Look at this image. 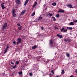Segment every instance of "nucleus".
Listing matches in <instances>:
<instances>
[{
	"label": "nucleus",
	"instance_id": "f257e3e1",
	"mask_svg": "<svg viewBox=\"0 0 77 77\" xmlns=\"http://www.w3.org/2000/svg\"><path fill=\"white\" fill-rule=\"evenodd\" d=\"M6 27H7V23H5L3 25L2 27V29L4 30V29H5V28H6Z\"/></svg>",
	"mask_w": 77,
	"mask_h": 77
},
{
	"label": "nucleus",
	"instance_id": "f03ea898",
	"mask_svg": "<svg viewBox=\"0 0 77 77\" xmlns=\"http://www.w3.org/2000/svg\"><path fill=\"white\" fill-rule=\"evenodd\" d=\"M21 40L20 38H17V45H18L19 44H20L21 42Z\"/></svg>",
	"mask_w": 77,
	"mask_h": 77
},
{
	"label": "nucleus",
	"instance_id": "7ed1b4c3",
	"mask_svg": "<svg viewBox=\"0 0 77 77\" xmlns=\"http://www.w3.org/2000/svg\"><path fill=\"white\" fill-rule=\"evenodd\" d=\"M13 15V17H16L17 14H15V11L14 9L12 11Z\"/></svg>",
	"mask_w": 77,
	"mask_h": 77
},
{
	"label": "nucleus",
	"instance_id": "20e7f679",
	"mask_svg": "<svg viewBox=\"0 0 77 77\" xmlns=\"http://www.w3.org/2000/svg\"><path fill=\"white\" fill-rule=\"evenodd\" d=\"M66 6L70 8H74V7L72 6V5L71 4H68Z\"/></svg>",
	"mask_w": 77,
	"mask_h": 77
},
{
	"label": "nucleus",
	"instance_id": "39448f33",
	"mask_svg": "<svg viewBox=\"0 0 77 77\" xmlns=\"http://www.w3.org/2000/svg\"><path fill=\"white\" fill-rule=\"evenodd\" d=\"M64 12H65V11H64V10H62V9L59 10L58 12V13H59V12H61L62 13H64Z\"/></svg>",
	"mask_w": 77,
	"mask_h": 77
},
{
	"label": "nucleus",
	"instance_id": "423d86ee",
	"mask_svg": "<svg viewBox=\"0 0 77 77\" xmlns=\"http://www.w3.org/2000/svg\"><path fill=\"white\" fill-rule=\"evenodd\" d=\"M53 44V41L52 40H51L50 41V44L51 45V48H53V46L52 45Z\"/></svg>",
	"mask_w": 77,
	"mask_h": 77
},
{
	"label": "nucleus",
	"instance_id": "0eeeda50",
	"mask_svg": "<svg viewBox=\"0 0 77 77\" xmlns=\"http://www.w3.org/2000/svg\"><path fill=\"white\" fill-rule=\"evenodd\" d=\"M25 12H26V10H23L21 12L20 15H23V14H24V13H25Z\"/></svg>",
	"mask_w": 77,
	"mask_h": 77
},
{
	"label": "nucleus",
	"instance_id": "6e6552de",
	"mask_svg": "<svg viewBox=\"0 0 77 77\" xmlns=\"http://www.w3.org/2000/svg\"><path fill=\"white\" fill-rule=\"evenodd\" d=\"M57 36L58 37H59V38H63V36H62V35L57 34Z\"/></svg>",
	"mask_w": 77,
	"mask_h": 77
},
{
	"label": "nucleus",
	"instance_id": "1a4fd4ad",
	"mask_svg": "<svg viewBox=\"0 0 77 77\" xmlns=\"http://www.w3.org/2000/svg\"><path fill=\"white\" fill-rule=\"evenodd\" d=\"M37 4H38V3L37 2H35L34 4V5H33L32 6V7L33 8H35V6H36Z\"/></svg>",
	"mask_w": 77,
	"mask_h": 77
},
{
	"label": "nucleus",
	"instance_id": "9d476101",
	"mask_svg": "<svg viewBox=\"0 0 77 77\" xmlns=\"http://www.w3.org/2000/svg\"><path fill=\"white\" fill-rule=\"evenodd\" d=\"M16 3L17 4H20V1L19 0H16Z\"/></svg>",
	"mask_w": 77,
	"mask_h": 77
},
{
	"label": "nucleus",
	"instance_id": "9b49d317",
	"mask_svg": "<svg viewBox=\"0 0 77 77\" xmlns=\"http://www.w3.org/2000/svg\"><path fill=\"white\" fill-rule=\"evenodd\" d=\"M29 0H26L24 4V6H26V5H27V3H28V2H29Z\"/></svg>",
	"mask_w": 77,
	"mask_h": 77
},
{
	"label": "nucleus",
	"instance_id": "f8f14e48",
	"mask_svg": "<svg viewBox=\"0 0 77 77\" xmlns=\"http://www.w3.org/2000/svg\"><path fill=\"white\" fill-rule=\"evenodd\" d=\"M66 29H68V30H72V27H66Z\"/></svg>",
	"mask_w": 77,
	"mask_h": 77
},
{
	"label": "nucleus",
	"instance_id": "ddd939ff",
	"mask_svg": "<svg viewBox=\"0 0 77 77\" xmlns=\"http://www.w3.org/2000/svg\"><path fill=\"white\" fill-rule=\"evenodd\" d=\"M69 25H70V26H73V25H74V22H70V23H69Z\"/></svg>",
	"mask_w": 77,
	"mask_h": 77
},
{
	"label": "nucleus",
	"instance_id": "4468645a",
	"mask_svg": "<svg viewBox=\"0 0 77 77\" xmlns=\"http://www.w3.org/2000/svg\"><path fill=\"white\" fill-rule=\"evenodd\" d=\"M66 56H67L68 57H69L70 56V54L68 53H66Z\"/></svg>",
	"mask_w": 77,
	"mask_h": 77
},
{
	"label": "nucleus",
	"instance_id": "2eb2a0df",
	"mask_svg": "<svg viewBox=\"0 0 77 77\" xmlns=\"http://www.w3.org/2000/svg\"><path fill=\"white\" fill-rule=\"evenodd\" d=\"M1 6L2 7V9H4L5 8V6H4V5L3 4H1Z\"/></svg>",
	"mask_w": 77,
	"mask_h": 77
},
{
	"label": "nucleus",
	"instance_id": "dca6fc26",
	"mask_svg": "<svg viewBox=\"0 0 77 77\" xmlns=\"http://www.w3.org/2000/svg\"><path fill=\"white\" fill-rule=\"evenodd\" d=\"M37 47V46H36V45H34L32 47V49H35V48H36Z\"/></svg>",
	"mask_w": 77,
	"mask_h": 77
},
{
	"label": "nucleus",
	"instance_id": "f3484780",
	"mask_svg": "<svg viewBox=\"0 0 77 77\" xmlns=\"http://www.w3.org/2000/svg\"><path fill=\"white\" fill-rule=\"evenodd\" d=\"M52 5L54 6H56V3L55 2H54L52 3Z\"/></svg>",
	"mask_w": 77,
	"mask_h": 77
},
{
	"label": "nucleus",
	"instance_id": "a211bd4d",
	"mask_svg": "<svg viewBox=\"0 0 77 77\" xmlns=\"http://www.w3.org/2000/svg\"><path fill=\"white\" fill-rule=\"evenodd\" d=\"M60 15L59 14H57L56 15V17L57 18H59V17Z\"/></svg>",
	"mask_w": 77,
	"mask_h": 77
},
{
	"label": "nucleus",
	"instance_id": "6ab92c4d",
	"mask_svg": "<svg viewBox=\"0 0 77 77\" xmlns=\"http://www.w3.org/2000/svg\"><path fill=\"white\" fill-rule=\"evenodd\" d=\"M42 17H39L38 19V20H42Z\"/></svg>",
	"mask_w": 77,
	"mask_h": 77
},
{
	"label": "nucleus",
	"instance_id": "aec40b11",
	"mask_svg": "<svg viewBox=\"0 0 77 77\" xmlns=\"http://www.w3.org/2000/svg\"><path fill=\"white\" fill-rule=\"evenodd\" d=\"M56 45H57V44L56 43V42L54 43V46H52V47H56Z\"/></svg>",
	"mask_w": 77,
	"mask_h": 77
},
{
	"label": "nucleus",
	"instance_id": "412c9836",
	"mask_svg": "<svg viewBox=\"0 0 77 77\" xmlns=\"http://www.w3.org/2000/svg\"><path fill=\"white\" fill-rule=\"evenodd\" d=\"M51 74H52L53 75H54V72H53V70H51Z\"/></svg>",
	"mask_w": 77,
	"mask_h": 77
},
{
	"label": "nucleus",
	"instance_id": "4be33fe9",
	"mask_svg": "<svg viewBox=\"0 0 77 77\" xmlns=\"http://www.w3.org/2000/svg\"><path fill=\"white\" fill-rule=\"evenodd\" d=\"M64 73H65V72H64V70H63L62 71V72H61V74H64Z\"/></svg>",
	"mask_w": 77,
	"mask_h": 77
},
{
	"label": "nucleus",
	"instance_id": "5701e85b",
	"mask_svg": "<svg viewBox=\"0 0 77 77\" xmlns=\"http://www.w3.org/2000/svg\"><path fill=\"white\" fill-rule=\"evenodd\" d=\"M19 75H21V74H23V73L22 72V71H20V72H18Z\"/></svg>",
	"mask_w": 77,
	"mask_h": 77
},
{
	"label": "nucleus",
	"instance_id": "b1692460",
	"mask_svg": "<svg viewBox=\"0 0 77 77\" xmlns=\"http://www.w3.org/2000/svg\"><path fill=\"white\" fill-rule=\"evenodd\" d=\"M52 15H53L52 14L49 13L48 14V15H49L50 16V17H51L52 16Z\"/></svg>",
	"mask_w": 77,
	"mask_h": 77
},
{
	"label": "nucleus",
	"instance_id": "393cba45",
	"mask_svg": "<svg viewBox=\"0 0 77 77\" xmlns=\"http://www.w3.org/2000/svg\"><path fill=\"white\" fill-rule=\"evenodd\" d=\"M49 75V77H53V75H52V74H50Z\"/></svg>",
	"mask_w": 77,
	"mask_h": 77
},
{
	"label": "nucleus",
	"instance_id": "a878e982",
	"mask_svg": "<svg viewBox=\"0 0 77 77\" xmlns=\"http://www.w3.org/2000/svg\"><path fill=\"white\" fill-rule=\"evenodd\" d=\"M65 29V27H63L62 28V29H61V32L63 30Z\"/></svg>",
	"mask_w": 77,
	"mask_h": 77
},
{
	"label": "nucleus",
	"instance_id": "bb28decb",
	"mask_svg": "<svg viewBox=\"0 0 77 77\" xmlns=\"http://www.w3.org/2000/svg\"><path fill=\"white\" fill-rule=\"evenodd\" d=\"M8 51V50H6V49H5L4 50V54H5V53H6V52H7V51Z\"/></svg>",
	"mask_w": 77,
	"mask_h": 77
},
{
	"label": "nucleus",
	"instance_id": "cd10ccee",
	"mask_svg": "<svg viewBox=\"0 0 77 77\" xmlns=\"http://www.w3.org/2000/svg\"><path fill=\"white\" fill-rule=\"evenodd\" d=\"M35 12H33L32 13V14H31V16H33L34 15H35Z\"/></svg>",
	"mask_w": 77,
	"mask_h": 77
},
{
	"label": "nucleus",
	"instance_id": "c85d7f7f",
	"mask_svg": "<svg viewBox=\"0 0 77 77\" xmlns=\"http://www.w3.org/2000/svg\"><path fill=\"white\" fill-rule=\"evenodd\" d=\"M9 48V46L7 45V47H6L5 49L8 50V48Z\"/></svg>",
	"mask_w": 77,
	"mask_h": 77
},
{
	"label": "nucleus",
	"instance_id": "c756f323",
	"mask_svg": "<svg viewBox=\"0 0 77 77\" xmlns=\"http://www.w3.org/2000/svg\"><path fill=\"white\" fill-rule=\"evenodd\" d=\"M29 75L31 77V76H32V72L29 73Z\"/></svg>",
	"mask_w": 77,
	"mask_h": 77
},
{
	"label": "nucleus",
	"instance_id": "7c9ffc66",
	"mask_svg": "<svg viewBox=\"0 0 77 77\" xmlns=\"http://www.w3.org/2000/svg\"><path fill=\"white\" fill-rule=\"evenodd\" d=\"M18 29H19V30H21V26L19 27L18 28Z\"/></svg>",
	"mask_w": 77,
	"mask_h": 77
},
{
	"label": "nucleus",
	"instance_id": "2f4dec72",
	"mask_svg": "<svg viewBox=\"0 0 77 77\" xmlns=\"http://www.w3.org/2000/svg\"><path fill=\"white\" fill-rule=\"evenodd\" d=\"M67 41L68 42H71V39L69 38L67 39Z\"/></svg>",
	"mask_w": 77,
	"mask_h": 77
},
{
	"label": "nucleus",
	"instance_id": "473e14b6",
	"mask_svg": "<svg viewBox=\"0 0 77 77\" xmlns=\"http://www.w3.org/2000/svg\"><path fill=\"white\" fill-rule=\"evenodd\" d=\"M64 41H65V42H67L68 41V39H64Z\"/></svg>",
	"mask_w": 77,
	"mask_h": 77
},
{
	"label": "nucleus",
	"instance_id": "72a5a7b5",
	"mask_svg": "<svg viewBox=\"0 0 77 77\" xmlns=\"http://www.w3.org/2000/svg\"><path fill=\"white\" fill-rule=\"evenodd\" d=\"M17 67V64H16L14 66H13V68H15Z\"/></svg>",
	"mask_w": 77,
	"mask_h": 77
},
{
	"label": "nucleus",
	"instance_id": "f704fd0d",
	"mask_svg": "<svg viewBox=\"0 0 77 77\" xmlns=\"http://www.w3.org/2000/svg\"><path fill=\"white\" fill-rule=\"evenodd\" d=\"M13 44L15 45L16 44V42L15 41H14L13 42Z\"/></svg>",
	"mask_w": 77,
	"mask_h": 77
},
{
	"label": "nucleus",
	"instance_id": "c9c22d12",
	"mask_svg": "<svg viewBox=\"0 0 77 77\" xmlns=\"http://www.w3.org/2000/svg\"><path fill=\"white\" fill-rule=\"evenodd\" d=\"M52 18H54V21H56V18L54 17H52Z\"/></svg>",
	"mask_w": 77,
	"mask_h": 77
},
{
	"label": "nucleus",
	"instance_id": "e433bc0d",
	"mask_svg": "<svg viewBox=\"0 0 77 77\" xmlns=\"http://www.w3.org/2000/svg\"><path fill=\"white\" fill-rule=\"evenodd\" d=\"M63 32H67V29H66L65 30H64Z\"/></svg>",
	"mask_w": 77,
	"mask_h": 77
},
{
	"label": "nucleus",
	"instance_id": "4c0bfd02",
	"mask_svg": "<svg viewBox=\"0 0 77 77\" xmlns=\"http://www.w3.org/2000/svg\"><path fill=\"white\" fill-rule=\"evenodd\" d=\"M73 21L74 23H77V20H73Z\"/></svg>",
	"mask_w": 77,
	"mask_h": 77
},
{
	"label": "nucleus",
	"instance_id": "58836bf2",
	"mask_svg": "<svg viewBox=\"0 0 77 77\" xmlns=\"http://www.w3.org/2000/svg\"><path fill=\"white\" fill-rule=\"evenodd\" d=\"M11 64H12V65H14V63H13V62H12V61H11Z\"/></svg>",
	"mask_w": 77,
	"mask_h": 77
},
{
	"label": "nucleus",
	"instance_id": "ea45409f",
	"mask_svg": "<svg viewBox=\"0 0 77 77\" xmlns=\"http://www.w3.org/2000/svg\"><path fill=\"white\" fill-rule=\"evenodd\" d=\"M16 64H18V63H19V61H17L16 62Z\"/></svg>",
	"mask_w": 77,
	"mask_h": 77
},
{
	"label": "nucleus",
	"instance_id": "a19ab883",
	"mask_svg": "<svg viewBox=\"0 0 77 77\" xmlns=\"http://www.w3.org/2000/svg\"><path fill=\"white\" fill-rule=\"evenodd\" d=\"M49 61H50V60H48L47 61H46V62L47 63H48V62H49Z\"/></svg>",
	"mask_w": 77,
	"mask_h": 77
},
{
	"label": "nucleus",
	"instance_id": "79ce46f5",
	"mask_svg": "<svg viewBox=\"0 0 77 77\" xmlns=\"http://www.w3.org/2000/svg\"><path fill=\"white\" fill-rule=\"evenodd\" d=\"M22 69H24V66H23V67H22Z\"/></svg>",
	"mask_w": 77,
	"mask_h": 77
},
{
	"label": "nucleus",
	"instance_id": "37998d69",
	"mask_svg": "<svg viewBox=\"0 0 77 77\" xmlns=\"http://www.w3.org/2000/svg\"><path fill=\"white\" fill-rule=\"evenodd\" d=\"M69 77H74V75H71L69 76Z\"/></svg>",
	"mask_w": 77,
	"mask_h": 77
},
{
	"label": "nucleus",
	"instance_id": "c03bdc74",
	"mask_svg": "<svg viewBox=\"0 0 77 77\" xmlns=\"http://www.w3.org/2000/svg\"><path fill=\"white\" fill-rule=\"evenodd\" d=\"M17 26H20V23H17Z\"/></svg>",
	"mask_w": 77,
	"mask_h": 77
},
{
	"label": "nucleus",
	"instance_id": "a18cd8bd",
	"mask_svg": "<svg viewBox=\"0 0 77 77\" xmlns=\"http://www.w3.org/2000/svg\"><path fill=\"white\" fill-rule=\"evenodd\" d=\"M41 29H42V30H43L44 29H43V27H41Z\"/></svg>",
	"mask_w": 77,
	"mask_h": 77
},
{
	"label": "nucleus",
	"instance_id": "49530a36",
	"mask_svg": "<svg viewBox=\"0 0 77 77\" xmlns=\"http://www.w3.org/2000/svg\"><path fill=\"white\" fill-rule=\"evenodd\" d=\"M55 29H58V28L57 27H55Z\"/></svg>",
	"mask_w": 77,
	"mask_h": 77
},
{
	"label": "nucleus",
	"instance_id": "de8ad7c7",
	"mask_svg": "<svg viewBox=\"0 0 77 77\" xmlns=\"http://www.w3.org/2000/svg\"><path fill=\"white\" fill-rule=\"evenodd\" d=\"M75 72H76V73H77V70H76L75 71Z\"/></svg>",
	"mask_w": 77,
	"mask_h": 77
},
{
	"label": "nucleus",
	"instance_id": "09e8293b",
	"mask_svg": "<svg viewBox=\"0 0 77 77\" xmlns=\"http://www.w3.org/2000/svg\"><path fill=\"white\" fill-rule=\"evenodd\" d=\"M45 6H46V5H45V4H44V5H43V6H44V7H45Z\"/></svg>",
	"mask_w": 77,
	"mask_h": 77
},
{
	"label": "nucleus",
	"instance_id": "8fccbe9b",
	"mask_svg": "<svg viewBox=\"0 0 77 77\" xmlns=\"http://www.w3.org/2000/svg\"><path fill=\"white\" fill-rule=\"evenodd\" d=\"M60 76H56V77H60Z\"/></svg>",
	"mask_w": 77,
	"mask_h": 77
},
{
	"label": "nucleus",
	"instance_id": "3c124183",
	"mask_svg": "<svg viewBox=\"0 0 77 77\" xmlns=\"http://www.w3.org/2000/svg\"><path fill=\"white\" fill-rule=\"evenodd\" d=\"M4 4H5V3H3L2 4V5H4Z\"/></svg>",
	"mask_w": 77,
	"mask_h": 77
},
{
	"label": "nucleus",
	"instance_id": "603ef678",
	"mask_svg": "<svg viewBox=\"0 0 77 77\" xmlns=\"http://www.w3.org/2000/svg\"><path fill=\"white\" fill-rule=\"evenodd\" d=\"M47 75V74L46 75Z\"/></svg>",
	"mask_w": 77,
	"mask_h": 77
}]
</instances>
